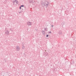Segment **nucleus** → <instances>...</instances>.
Instances as JSON below:
<instances>
[{"mask_svg": "<svg viewBox=\"0 0 76 76\" xmlns=\"http://www.w3.org/2000/svg\"><path fill=\"white\" fill-rule=\"evenodd\" d=\"M43 55H45V56H47V55H48V53L47 52H45L43 53Z\"/></svg>", "mask_w": 76, "mask_h": 76, "instance_id": "nucleus-6", "label": "nucleus"}, {"mask_svg": "<svg viewBox=\"0 0 76 76\" xmlns=\"http://www.w3.org/2000/svg\"><path fill=\"white\" fill-rule=\"evenodd\" d=\"M44 30H45V31H47L48 30H47V28H45Z\"/></svg>", "mask_w": 76, "mask_h": 76, "instance_id": "nucleus-11", "label": "nucleus"}, {"mask_svg": "<svg viewBox=\"0 0 76 76\" xmlns=\"http://www.w3.org/2000/svg\"><path fill=\"white\" fill-rule=\"evenodd\" d=\"M22 47H23L22 48V49H24L25 48V46H24L23 45L22 46Z\"/></svg>", "mask_w": 76, "mask_h": 76, "instance_id": "nucleus-10", "label": "nucleus"}, {"mask_svg": "<svg viewBox=\"0 0 76 76\" xmlns=\"http://www.w3.org/2000/svg\"><path fill=\"white\" fill-rule=\"evenodd\" d=\"M27 24L28 25V26L32 25V23L31 22H30L29 21L27 23Z\"/></svg>", "mask_w": 76, "mask_h": 76, "instance_id": "nucleus-5", "label": "nucleus"}, {"mask_svg": "<svg viewBox=\"0 0 76 76\" xmlns=\"http://www.w3.org/2000/svg\"><path fill=\"white\" fill-rule=\"evenodd\" d=\"M24 8H25V9H26V7L24 6Z\"/></svg>", "mask_w": 76, "mask_h": 76, "instance_id": "nucleus-17", "label": "nucleus"}, {"mask_svg": "<svg viewBox=\"0 0 76 76\" xmlns=\"http://www.w3.org/2000/svg\"><path fill=\"white\" fill-rule=\"evenodd\" d=\"M59 34H60V35H61V34H62V32H61V31H60L59 32Z\"/></svg>", "mask_w": 76, "mask_h": 76, "instance_id": "nucleus-9", "label": "nucleus"}, {"mask_svg": "<svg viewBox=\"0 0 76 76\" xmlns=\"http://www.w3.org/2000/svg\"><path fill=\"white\" fill-rule=\"evenodd\" d=\"M46 50H45V52H46Z\"/></svg>", "mask_w": 76, "mask_h": 76, "instance_id": "nucleus-21", "label": "nucleus"}, {"mask_svg": "<svg viewBox=\"0 0 76 76\" xmlns=\"http://www.w3.org/2000/svg\"><path fill=\"white\" fill-rule=\"evenodd\" d=\"M12 29V28H10V30H11Z\"/></svg>", "mask_w": 76, "mask_h": 76, "instance_id": "nucleus-19", "label": "nucleus"}, {"mask_svg": "<svg viewBox=\"0 0 76 76\" xmlns=\"http://www.w3.org/2000/svg\"><path fill=\"white\" fill-rule=\"evenodd\" d=\"M13 3V4H15V5H17L18 4V1L16 0H15V1L12 2Z\"/></svg>", "mask_w": 76, "mask_h": 76, "instance_id": "nucleus-2", "label": "nucleus"}, {"mask_svg": "<svg viewBox=\"0 0 76 76\" xmlns=\"http://www.w3.org/2000/svg\"><path fill=\"white\" fill-rule=\"evenodd\" d=\"M24 44H25V43H22V46H23V45H24Z\"/></svg>", "mask_w": 76, "mask_h": 76, "instance_id": "nucleus-12", "label": "nucleus"}, {"mask_svg": "<svg viewBox=\"0 0 76 76\" xmlns=\"http://www.w3.org/2000/svg\"><path fill=\"white\" fill-rule=\"evenodd\" d=\"M5 33L6 35H8V34H9V31L7 30L6 31V28H5Z\"/></svg>", "mask_w": 76, "mask_h": 76, "instance_id": "nucleus-4", "label": "nucleus"}, {"mask_svg": "<svg viewBox=\"0 0 76 76\" xmlns=\"http://www.w3.org/2000/svg\"><path fill=\"white\" fill-rule=\"evenodd\" d=\"M52 27H53V26H54L53 25H52Z\"/></svg>", "mask_w": 76, "mask_h": 76, "instance_id": "nucleus-18", "label": "nucleus"}, {"mask_svg": "<svg viewBox=\"0 0 76 76\" xmlns=\"http://www.w3.org/2000/svg\"><path fill=\"white\" fill-rule=\"evenodd\" d=\"M15 3H16V2H15Z\"/></svg>", "mask_w": 76, "mask_h": 76, "instance_id": "nucleus-22", "label": "nucleus"}, {"mask_svg": "<svg viewBox=\"0 0 76 76\" xmlns=\"http://www.w3.org/2000/svg\"><path fill=\"white\" fill-rule=\"evenodd\" d=\"M49 33H50V34L51 33V31H49Z\"/></svg>", "mask_w": 76, "mask_h": 76, "instance_id": "nucleus-15", "label": "nucleus"}, {"mask_svg": "<svg viewBox=\"0 0 76 76\" xmlns=\"http://www.w3.org/2000/svg\"><path fill=\"white\" fill-rule=\"evenodd\" d=\"M20 9H21V7H20Z\"/></svg>", "mask_w": 76, "mask_h": 76, "instance_id": "nucleus-16", "label": "nucleus"}, {"mask_svg": "<svg viewBox=\"0 0 76 76\" xmlns=\"http://www.w3.org/2000/svg\"><path fill=\"white\" fill-rule=\"evenodd\" d=\"M20 13V12H19V13Z\"/></svg>", "mask_w": 76, "mask_h": 76, "instance_id": "nucleus-20", "label": "nucleus"}, {"mask_svg": "<svg viewBox=\"0 0 76 76\" xmlns=\"http://www.w3.org/2000/svg\"><path fill=\"white\" fill-rule=\"evenodd\" d=\"M48 37V35L47 34L46 35V37Z\"/></svg>", "mask_w": 76, "mask_h": 76, "instance_id": "nucleus-14", "label": "nucleus"}, {"mask_svg": "<svg viewBox=\"0 0 76 76\" xmlns=\"http://www.w3.org/2000/svg\"><path fill=\"white\" fill-rule=\"evenodd\" d=\"M49 4V2L48 1H46L44 2H42L41 4V5L43 7L44 6H46V7H48V5Z\"/></svg>", "mask_w": 76, "mask_h": 76, "instance_id": "nucleus-1", "label": "nucleus"}, {"mask_svg": "<svg viewBox=\"0 0 76 76\" xmlns=\"http://www.w3.org/2000/svg\"><path fill=\"white\" fill-rule=\"evenodd\" d=\"M42 33L43 35H44L45 34V31H42Z\"/></svg>", "mask_w": 76, "mask_h": 76, "instance_id": "nucleus-7", "label": "nucleus"}, {"mask_svg": "<svg viewBox=\"0 0 76 76\" xmlns=\"http://www.w3.org/2000/svg\"><path fill=\"white\" fill-rule=\"evenodd\" d=\"M33 1V0H28V2L29 3H32Z\"/></svg>", "mask_w": 76, "mask_h": 76, "instance_id": "nucleus-8", "label": "nucleus"}, {"mask_svg": "<svg viewBox=\"0 0 76 76\" xmlns=\"http://www.w3.org/2000/svg\"><path fill=\"white\" fill-rule=\"evenodd\" d=\"M21 7H24V5H22L20 6Z\"/></svg>", "mask_w": 76, "mask_h": 76, "instance_id": "nucleus-13", "label": "nucleus"}, {"mask_svg": "<svg viewBox=\"0 0 76 76\" xmlns=\"http://www.w3.org/2000/svg\"><path fill=\"white\" fill-rule=\"evenodd\" d=\"M16 49L17 51H19L20 50V47L18 46H17L16 47Z\"/></svg>", "mask_w": 76, "mask_h": 76, "instance_id": "nucleus-3", "label": "nucleus"}]
</instances>
